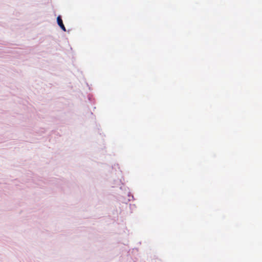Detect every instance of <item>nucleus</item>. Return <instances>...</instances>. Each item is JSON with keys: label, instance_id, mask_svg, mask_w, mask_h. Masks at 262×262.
I'll return each mask as SVG.
<instances>
[{"label": "nucleus", "instance_id": "obj_1", "mask_svg": "<svg viewBox=\"0 0 262 262\" xmlns=\"http://www.w3.org/2000/svg\"><path fill=\"white\" fill-rule=\"evenodd\" d=\"M57 21L58 25L60 26V27L61 28V29L63 31H66V28L63 24L62 20L60 16L57 17Z\"/></svg>", "mask_w": 262, "mask_h": 262}]
</instances>
